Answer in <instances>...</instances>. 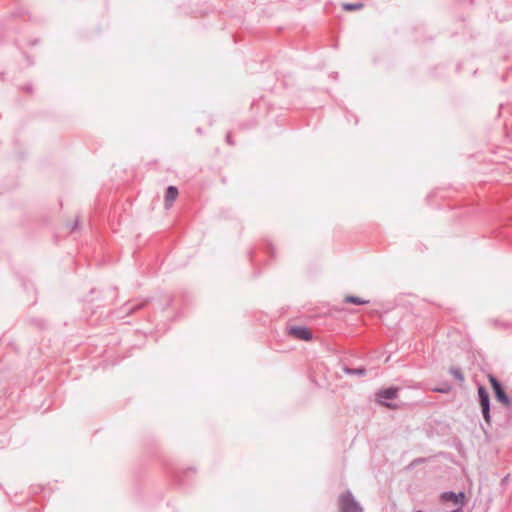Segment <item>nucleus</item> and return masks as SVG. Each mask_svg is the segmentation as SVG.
Here are the masks:
<instances>
[{
	"label": "nucleus",
	"instance_id": "f257e3e1",
	"mask_svg": "<svg viewBox=\"0 0 512 512\" xmlns=\"http://www.w3.org/2000/svg\"><path fill=\"white\" fill-rule=\"evenodd\" d=\"M340 512H363L360 503L357 502L350 490L345 491L339 497Z\"/></svg>",
	"mask_w": 512,
	"mask_h": 512
},
{
	"label": "nucleus",
	"instance_id": "f03ea898",
	"mask_svg": "<svg viewBox=\"0 0 512 512\" xmlns=\"http://www.w3.org/2000/svg\"><path fill=\"white\" fill-rule=\"evenodd\" d=\"M478 402L481 406L482 416L487 423L491 425V414H490V395L487 389L483 385H479L477 389Z\"/></svg>",
	"mask_w": 512,
	"mask_h": 512
},
{
	"label": "nucleus",
	"instance_id": "7ed1b4c3",
	"mask_svg": "<svg viewBox=\"0 0 512 512\" xmlns=\"http://www.w3.org/2000/svg\"><path fill=\"white\" fill-rule=\"evenodd\" d=\"M400 389L398 387H389L385 389H381L376 393L377 402L388 408H395V405L387 402V400H393L398 397Z\"/></svg>",
	"mask_w": 512,
	"mask_h": 512
},
{
	"label": "nucleus",
	"instance_id": "20e7f679",
	"mask_svg": "<svg viewBox=\"0 0 512 512\" xmlns=\"http://www.w3.org/2000/svg\"><path fill=\"white\" fill-rule=\"evenodd\" d=\"M146 304H147L146 299H136L133 301H128L119 309V311L117 312V317L121 318L124 316H128V315L142 309L143 307L146 306Z\"/></svg>",
	"mask_w": 512,
	"mask_h": 512
},
{
	"label": "nucleus",
	"instance_id": "39448f33",
	"mask_svg": "<svg viewBox=\"0 0 512 512\" xmlns=\"http://www.w3.org/2000/svg\"><path fill=\"white\" fill-rule=\"evenodd\" d=\"M289 333L300 340L309 341L312 339L311 331L305 326H291Z\"/></svg>",
	"mask_w": 512,
	"mask_h": 512
},
{
	"label": "nucleus",
	"instance_id": "423d86ee",
	"mask_svg": "<svg viewBox=\"0 0 512 512\" xmlns=\"http://www.w3.org/2000/svg\"><path fill=\"white\" fill-rule=\"evenodd\" d=\"M465 498V493L460 491L458 493L454 491H445L441 494V499L444 502H453L454 504H462Z\"/></svg>",
	"mask_w": 512,
	"mask_h": 512
},
{
	"label": "nucleus",
	"instance_id": "0eeeda50",
	"mask_svg": "<svg viewBox=\"0 0 512 512\" xmlns=\"http://www.w3.org/2000/svg\"><path fill=\"white\" fill-rule=\"evenodd\" d=\"M178 196V189L175 186H168L165 192V207L169 209Z\"/></svg>",
	"mask_w": 512,
	"mask_h": 512
},
{
	"label": "nucleus",
	"instance_id": "6e6552de",
	"mask_svg": "<svg viewBox=\"0 0 512 512\" xmlns=\"http://www.w3.org/2000/svg\"><path fill=\"white\" fill-rule=\"evenodd\" d=\"M495 394V398L497 401L502 403L504 406L509 407L511 405V399L509 395L505 392L504 388L500 391H497Z\"/></svg>",
	"mask_w": 512,
	"mask_h": 512
},
{
	"label": "nucleus",
	"instance_id": "1a4fd4ad",
	"mask_svg": "<svg viewBox=\"0 0 512 512\" xmlns=\"http://www.w3.org/2000/svg\"><path fill=\"white\" fill-rule=\"evenodd\" d=\"M343 371L347 375L351 376H365L367 373V370L364 367H358V368H350V367H344Z\"/></svg>",
	"mask_w": 512,
	"mask_h": 512
},
{
	"label": "nucleus",
	"instance_id": "9d476101",
	"mask_svg": "<svg viewBox=\"0 0 512 512\" xmlns=\"http://www.w3.org/2000/svg\"><path fill=\"white\" fill-rule=\"evenodd\" d=\"M344 302L348 303V304H354V305H364V304L369 303L368 300H364L360 297L353 296V295L346 296L344 299Z\"/></svg>",
	"mask_w": 512,
	"mask_h": 512
},
{
	"label": "nucleus",
	"instance_id": "9b49d317",
	"mask_svg": "<svg viewBox=\"0 0 512 512\" xmlns=\"http://www.w3.org/2000/svg\"><path fill=\"white\" fill-rule=\"evenodd\" d=\"M449 373L460 383L463 384L465 381V377L463 372L458 367H451L449 369Z\"/></svg>",
	"mask_w": 512,
	"mask_h": 512
},
{
	"label": "nucleus",
	"instance_id": "f8f14e48",
	"mask_svg": "<svg viewBox=\"0 0 512 512\" xmlns=\"http://www.w3.org/2000/svg\"><path fill=\"white\" fill-rule=\"evenodd\" d=\"M488 379H489V382L491 384V387H492L494 393L503 389L501 382L495 376L490 374L488 376Z\"/></svg>",
	"mask_w": 512,
	"mask_h": 512
},
{
	"label": "nucleus",
	"instance_id": "ddd939ff",
	"mask_svg": "<svg viewBox=\"0 0 512 512\" xmlns=\"http://www.w3.org/2000/svg\"><path fill=\"white\" fill-rule=\"evenodd\" d=\"M363 7V3L357 2V3H343L342 8L346 11H354L361 9Z\"/></svg>",
	"mask_w": 512,
	"mask_h": 512
},
{
	"label": "nucleus",
	"instance_id": "4468645a",
	"mask_svg": "<svg viewBox=\"0 0 512 512\" xmlns=\"http://www.w3.org/2000/svg\"><path fill=\"white\" fill-rule=\"evenodd\" d=\"M449 390H450V386L433 389L434 392H439V393H447Z\"/></svg>",
	"mask_w": 512,
	"mask_h": 512
},
{
	"label": "nucleus",
	"instance_id": "2eb2a0df",
	"mask_svg": "<svg viewBox=\"0 0 512 512\" xmlns=\"http://www.w3.org/2000/svg\"><path fill=\"white\" fill-rule=\"evenodd\" d=\"M226 142L229 144V145H234V141L232 140V136H231V133L228 132L227 135H226Z\"/></svg>",
	"mask_w": 512,
	"mask_h": 512
},
{
	"label": "nucleus",
	"instance_id": "dca6fc26",
	"mask_svg": "<svg viewBox=\"0 0 512 512\" xmlns=\"http://www.w3.org/2000/svg\"><path fill=\"white\" fill-rule=\"evenodd\" d=\"M79 225L78 219L75 220V222L71 226V231H75Z\"/></svg>",
	"mask_w": 512,
	"mask_h": 512
},
{
	"label": "nucleus",
	"instance_id": "f3484780",
	"mask_svg": "<svg viewBox=\"0 0 512 512\" xmlns=\"http://www.w3.org/2000/svg\"><path fill=\"white\" fill-rule=\"evenodd\" d=\"M508 478H509V475H506L505 477H503V479L501 480V483L504 485L508 482Z\"/></svg>",
	"mask_w": 512,
	"mask_h": 512
},
{
	"label": "nucleus",
	"instance_id": "a211bd4d",
	"mask_svg": "<svg viewBox=\"0 0 512 512\" xmlns=\"http://www.w3.org/2000/svg\"><path fill=\"white\" fill-rule=\"evenodd\" d=\"M26 91L27 92H31L32 91V87L30 85L26 86Z\"/></svg>",
	"mask_w": 512,
	"mask_h": 512
},
{
	"label": "nucleus",
	"instance_id": "6ab92c4d",
	"mask_svg": "<svg viewBox=\"0 0 512 512\" xmlns=\"http://www.w3.org/2000/svg\"><path fill=\"white\" fill-rule=\"evenodd\" d=\"M196 131H197V133H198V134H202V133H203V131H202V129H201V128H197V130H196Z\"/></svg>",
	"mask_w": 512,
	"mask_h": 512
}]
</instances>
